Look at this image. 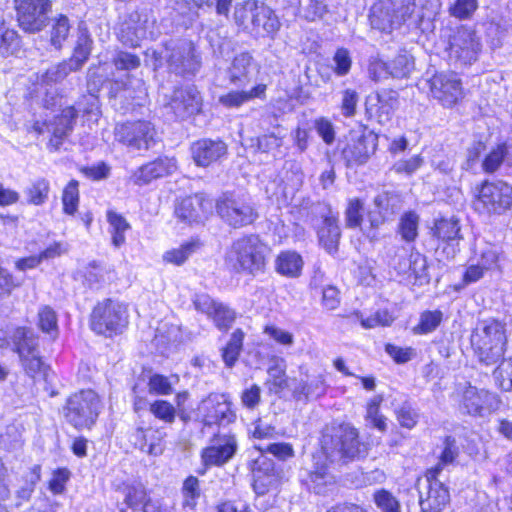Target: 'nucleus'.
Here are the masks:
<instances>
[{"label": "nucleus", "mask_w": 512, "mask_h": 512, "mask_svg": "<svg viewBox=\"0 0 512 512\" xmlns=\"http://www.w3.org/2000/svg\"><path fill=\"white\" fill-rule=\"evenodd\" d=\"M428 84L432 97L445 107H452L463 98L462 83L456 73H436Z\"/></svg>", "instance_id": "f3484780"}, {"label": "nucleus", "mask_w": 512, "mask_h": 512, "mask_svg": "<svg viewBox=\"0 0 512 512\" xmlns=\"http://www.w3.org/2000/svg\"><path fill=\"white\" fill-rule=\"evenodd\" d=\"M202 98L193 85L174 90L170 101L165 105L168 113L176 119L185 120L201 111Z\"/></svg>", "instance_id": "6ab92c4d"}, {"label": "nucleus", "mask_w": 512, "mask_h": 512, "mask_svg": "<svg viewBox=\"0 0 512 512\" xmlns=\"http://www.w3.org/2000/svg\"><path fill=\"white\" fill-rule=\"evenodd\" d=\"M268 252V246L257 235H246L233 242L226 263L236 272L254 275L265 268Z\"/></svg>", "instance_id": "7ed1b4c3"}, {"label": "nucleus", "mask_w": 512, "mask_h": 512, "mask_svg": "<svg viewBox=\"0 0 512 512\" xmlns=\"http://www.w3.org/2000/svg\"><path fill=\"white\" fill-rule=\"evenodd\" d=\"M388 73L393 78H406L414 69L413 58L408 54H399L390 62H387Z\"/></svg>", "instance_id": "c03bdc74"}, {"label": "nucleus", "mask_w": 512, "mask_h": 512, "mask_svg": "<svg viewBox=\"0 0 512 512\" xmlns=\"http://www.w3.org/2000/svg\"><path fill=\"white\" fill-rule=\"evenodd\" d=\"M199 247V241H188L179 248L166 251L163 254V261L173 265H182Z\"/></svg>", "instance_id": "37998d69"}, {"label": "nucleus", "mask_w": 512, "mask_h": 512, "mask_svg": "<svg viewBox=\"0 0 512 512\" xmlns=\"http://www.w3.org/2000/svg\"><path fill=\"white\" fill-rule=\"evenodd\" d=\"M210 208V203L196 194L182 199L175 207V215L184 223H199L206 218Z\"/></svg>", "instance_id": "b1692460"}, {"label": "nucleus", "mask_w": 512, "mask_h": 512, "mask_svg": "<svg viewBox=\"0 0 512 512\" xmlns=\"http://www.w3.org/2000/svg\"><path fill=\"white\" fill-rule=\"evenodd\" d=\"M244 336L245 334L240 328L236 329L222 349V358L227 367H233L237 362L242 351Z\"/></svg>", "instance_id": "58836bf2"}, {"label": "nucleus", "mask_w": 512, "mask_h": 512, "mask_svg": "<svg viewBox=\"0 0 512 512\" xmlns=\"http://www.w3.org/2000/svg\"><path fill=\"white\" fill-rule=\"evenodd\" d=\"M419 217L414 212L405 213L399 223V233L406 242L414 241L417 237Z\"/></svg>", "instance_id": "5fc2aeb1"}, {"label": "nucleus", "mask_w": 512, "mask_h": 512, "mask_svg": "<svg viewBox=\"0 0 512 512\" xmlns=\"http://www.w3.org/2000/svg\"><path fill=\"white\" fill-rule=\"evenodd\" d=\"M309 214L313 219H321V224L317 228L320 244L329 254L336 253L341 237L338 213L334 212L328 203L316 202L311 205Z\"/></svg>", "instance_id": "f8f14e48"}, {"label": "nucleus", "mask_w": 512, "mask_h": 512, "mask_svg": "<svg viewBox=\"0 0 512 512\" xmlns=\"http://www.w3.org/2000/svg\"><path fill=\"white\" fill-rule=\"evenodd\" d=\"M427 269V259L420 253L412 254L409 261L404 260V262L400 263L399 266L400 273H405L407 270H411L417 279L428 278Z\"/></svg>", "instance_id": "09e8293b"}, {"label": "nucleus", "mask_w": 512, "mask_h": 512, "mask_svg": "<svg viewBox=\"0 0 512 512\" xmlns=\"http://www.w3.org/2000/svg\"><path fill=\"white\" fill-rule=\"evenodd\" d=\"M191 157L199 167H208L227 155L228 147L220 139L202 138L191 144Z\"/></svg>", "instance_id": "412c9836"}, {"label": "nucleus", "mask_w": 512, "mask_h": 512, "mask_svg": "<svg viewBox=\"0 0 512 512\" xmlns=\"http://www.w3.org/2000/svg\"><path fill=\"white\" fill-rule=\"evenodd\" d=\"M93 40L87 30H80L73 55L67 61L76 70H80L88 60L92 50Z\"/></svg>", "instance_id": "e433bc0d"}, {"label": "nucleus", "mask_w": 512, "mask_h": 512, "mask_svg": "<svg viewBox=\"0 0 512 512\" xmlns=\"http://www.w3.org/2000/svg\"><path fill=\"white\" fill-rule=\"evenodd\" d=\"M236 448L235 441L228 439L223 444L205 448L202 452V460L206 466H221L232 458Z\"/></svg>", "instance_id": "c85d7f7f"}, {"label": "nucleus", "mask_w": 512, "mask_h": 512, "mask_svg": "<svg viewBox=\"0 0 512 512\" xmlns=\"http://www.w3.org/2000/svg\"><path fill=\"white\" fill-rule=\"evenodd\" d=\"M303 264L304 262L300 254L288 250L281 252L277 256L275 269L283 276L295 278L300 276Z\"/></svg>", "instance_id": "7c9ffc66"}, {"label": "nucleus", "mask_w": 512, "mask_h": 512, "mask_svg": "<svg viewBox=\"0 0 512 512\" xmlns=\"http://www.w3.org/2000/svg\"><path fill=\"white\" fill-rule=\"evenodd\" d=\"M374 501L382 512H401L399 501L387 490L375 492Z\"/></svg>", "instance_id": "e2e57ef3"}, {"label": "nucleus", "mask_w": 512, "mask_h": 512, "mask_svg": "<svg viewBox=\"0 0 512 512\" xmlns=\"http://www.w3.org/2000/svg\"><path fill=\"white\" fill-rule=\"evenodd\" d=\"M128 325V311L125 305L112 299L97 303L90 316L91 329L106 337L121 334Z\"/></svg>", "instance_id": "423d86ee"}, {"label": "nucleus", "mask_w": 512, "mask_h": 512, "mask_svg": "<svg viewBox=\"0 0 512 512\" xmlns=\"http://www.w3.org/2000/svg\"><path fill=\"white\" fill-rule=\"evenodd\" d=\"M320 443L321 456L339 468L364 459L369 450L368 445L361 441L358 429L345 422L326 426Z\"/></svg>", "instance_id": "f257e3e1"}, {"label": "nucleus", "mask_w": 512, "mask_h": 512, "mask_svg": "<svg viewBox=\"0 0 512 512\" xmlns=\"http://www.w3.org/2000/svg\"><path fill=\"white\" fill-rule=\"evenodd\" d=\"M363 203L360 199H352L349 201L345 211L346 226L349 228L360 227L363 221Z\"/></svg>", "instance_id": "69168bd1"}, {"label": "nucleus", "mask_w": 512, "mask_h": 512, "mask_svg": "<svg viewBox=\"0 0 512 512\" xmlns=\"http://www.w3.org/2000/svg\"><path fill=\"white\" fill-rule=\"evenodd\" d=\"M219 330H228L236 319V313L227 305L219 302L210 317Z\"/></svg>", "instance_id": "4d7b16f0"}, {"label": "nucleus", "mask_w": 512, "mask_h": 512, "mask_svg": "<svg viewBox=\"0 0 512 512\" xmlns=\"http://www.w3.org/2000/svg\"><path fill=\"white\" fill-rule=\"evenodd\" d=\"M183 506L195 507L196 500L200 496L199 480L194 476H189L183 483Z\"/></svg>", "instance_id": "0e129e2a"}, {"label": "nucleus", "mask_w": 512, "mask_h": 512, "mask_svg": "<svg viewBox=\"0 0 512 512\" xmlns=\"http://www.w3.org/2000/svg\"><path fill=\"white\" fill-rule=\"evenodd\" d=\"M506 343V325L496 319L479 321L471 334L474 354L480 363L487 366L503 358Z\"/></svg>", "instance_id": "f03ea898"}, {"label": "nucleus", "mask_w": 512, "mask_h": 512, "mask_svg": "<svg viewBox=\"0 0 512 512\" xmlns=\"http://www.w3.org/2000/svg\"><path fill=\"white\" fill-rule=\"evenodd\" d=\"M378 117L380 121L388 120L398 106V95L395 91L384 90L377 94Z\"/></svg>", "instance_id": "de8ad7c7"}, {"label": "nucleus", "mask_w": 512, "mask_h": 512, "mask_svg": "<svg viewBox=\"0 0 512 512\" xmlns=\"http://www.w3.org/2000/svg\"><path fill=\"white\" fill-rule=\"evenodd\" d=\"M333 71L337 76H345L350 72L352 59L346 48H338L333 56Z\"/></svg>", "instance_id": "338daca9"}, {"label": "nucleus", "mask_w": 512, "mask_h": 512, "mask_svg": "<svg viewBox=\"0 0 512 512\" xmlns=\"http://www.w3.org/2000/svg\"><path fill=\"white\" fill-rule=\"evenodd\" d=\"M20 361L25 373L31 377L36 378L37 375H45L46 366L39 356V352L33 353L26 357H20Z\"/></svg>", "instance_id": "680f3d73"}, {"label": "nucleus", "mask_w": 512, "mask_h": 512, "mask_svg": "<svg viewBox=\"0 0 512 512\" xmlns=\"http://www.w3.org/2000/svg\"><path fill=\"white\" fill-rule=\"evenodd\" d=\"M329 462L321 455L313 456V465L301 477L302 484L317 495L326 496L336 488V477L328 470Z\"/></svg>", "instance_id": "a211bd4d"}, {"label": "nucleus", "mask_w": 512, "mask_h": 512, "mask_svg": "<svg viewBox=\"0 0 512 512\" xmlns=\"http://www.w3.org/2000/svg\"><path fill=\"white\" fill-rule=\"evenodd\" d=\"M199 410L206 425H226L235 421L236 414L226 394L211 393L201 401Z\"/></svg>", "instance_id": "aec40b11"}, {"label": "nucleus", "mask_w": 512, "mask_h": 512, "mask_svg": "<svg viewBox=\"0 0 512 512\" xmlns=\"http://www.w3.org/2000/svg\"><path fill=\"white\" fill-rule=\"evenodd\" d=\"M75 110L76 116L81 112L84 116H88L90 119L94 118V120H97L100 114L98 97L91 93L83 95L77 102V107H75Z\"/></svg>", "instance_id": "13d9d810"}, {"label": "nucleus", "mask_w": 512, "mask_h": 512, "mask_svg": "<svg viewBox=\"0 0 512 512\" xmlns=\"http://www.w3.org/2000/svg\"><path fill=\"white\" fill-rule=\"evenodd\" d=\"M125 503L133 510L143 509V512H151L154 506L146 501V493L142 488L128 487L125 494Z\"/></svg>", "instance_id": "603ef678"}, {"label": "nucleus", "mask_w": 512, "mask_h": 512, "mask_svg": "<svg viewBox=\"0 0 512 512\" xmlns=\"http://www.w3.org/2000/svg\"><path fill=\"white\" fill-rule=\"evenodd\" d=\"M101 402L93 390H81L72 394L63 407L66 421L76 429L91 428L98 418Z\"/></svg>", "instance_id": "39448f33"}, {"label": "nucleus", "mask_w": 512, "mask_h": 512, "mask_svg": "<svg viewBox=\"0 0 512 512\" xmlns=\"http://www.w3.org/2000/svg\"><path fill=\"white\" fill-rule=\"evenodd\" d=\"M507 153V148L504 144L498 145L496 149L492 150L484 159L482 167L485 172L493 173L502 164Z\"/></svg>", "instance_id": "774afa93"}, {"label": "nucleus", "mask_w": 512, "mask_h": 512, "mask_svg": "<svg viewBox=\"0 0 512 512\" xmlns=\"http://www.w3.org/2000/svg\"><path fill=\"white\" fill-rule=\"evenodd\" d=\"M23 193L28 204L42 206L49 198L50 183L44 177L35 178L25 187Z\"/></svg>", "instance_id": "473e14b6"}, {"label": "nucleus", "mask_w": 512, "mask_h": 512, "mask_svg": "<svg viewBox=\"0 0 512 512\" xmlns=\"http://www.w3.org/2000/svg\"><path fill=\"white\" fill-rule=\"evenodd\" d=\"M415 10V0H379L371 7L370 23L373 28L390 32L399 27Z\"/></svg>", "instance_id": "6e6552de"}, {"label": "nucleus", "mask_w": 512, "mask_h": 512, "mask_svg": "<svg viewBox=\"0 0 512 512\" xmlns=\"http://www.w3.org/2000/svg\"><path fill=\"white\" fill-rule=\"evenodd\" d=\"M253 57L248 52L236 55L229 67L230 82L235 86H245L251 81L250 73Z\"/></svg>", "instance_id": "cd10ccee"}, {"label": "nucleus", "mask_w": 512, "mask_h": 512, "mask_svg": "<svg viewBox=\"0 0 512 512\" xmlns=\"http://www.w3.org/2000/svg\"><path fill=\"white\" fill-rule=\"evenodd\" d=\"M156 61L164 58L170 71L178 75H194L201 66L195 46L188 39H171L164 44L161 52L153 51Z\"/></svg>", "instance_id": "20e7f679"}, {"label": "nucleus", "mask_w": 512, "mask_h": 512, "mask_svg": "<svg viewBox=\"0 0 512 512\" xmlns=\"http://www.w3.org/2000/svg\"><path fill=\"white\" fill-rule=\"evenodd\" d=\"M259 2L257 0H246L235 8L234 19L239 26L248 28V24L253 25L254 15L256 14Z\"/></svg>", "instance_id": "3c124183"}, {"label": "nucleus", "mask_w": 512, "mask_h": 512, "mask_svg": "<svg viewBox=\"0 0 512 512\" xmlns=\"http://www.w3.org/2000/svg\"><path fill=\"white\" fill-rule=\"evenodd\" d=\"M176 169L177 165L174 158L159 157L135 170L130 177V181L138 186L146 185L154 179L172 174Z\"/></svg>", "instance_id": "5701e85b"}, {"label": "nucleus", "mask_w": 512, "mask_h": 512, "mask_svg": "<svg viewBox=\"0 0 512 512\" xmlns=\"http://www.w3.org/2000/svg\"><path fill=\"white\" fill-rule=\"evenodd\" d=\"M280 27L281 22L276 13L264 3L259 2L252 29L257 33L262 30L264 35L274 38Z\"/></svg>", "instance_id": "bb28decb"}, {"label": "nucleus", "mask_w": 512, "mask_h": 512, "mask_svg": "<svg viewBox=\"0 0 512 512\" xmlns=\"http://www.w3.org/2000/svg\"><path fill=\"white\" fill-rule=\"evenodd\" d=\"M493 376L501 390L506 392L512 391V357L503 360L494 370Z\"/></svg>", "instance_id": "864d4df0"}, {"label": "nucleus", "mask_w": 512, "mask_h": 512, "mask_svg": "<svg viewBox=\"0 0 512 512\" xmlns=\"http://www.w3.org/2000/svg\"><path fill=\"white\" fill-rule=\"evenodd\" d=\"M293 383L292 391L294 397L300 399L304 396L306 399L317 398L326 391L325 379L321 373H305L300 380L291 379Z\"/></svg>", "instance_id": "a878e982"}, {"label": "nucleus", "mask_w": 512, "mask_h": 512, "mask_svg": "<svg viewBox=\"0 0 512 512\" xmlns=\"http://www.w3.org/2000/svg\"><path fill=\"white\" fill-rule=\"evenodd\" d=\"M253 479L254 491L259 495L265 494L276 483L273 462L267 459L257 461L253 469Z\"/></svg>", "instance_id": "c756f323"}, {"label": "nucleus", "mask_w": 512, "mask_h": 512, "mask_svg": "<svg viewBox=\"0 0 512 512\" xmlns=\"http://www.w3.org/2000/svg\"><path fill=\"white\" fill-rule=\"evenodd\" d=\"M15 351L20 357L38 352V336L30 328L19 327L14 333Z\"/></svg>", "instance_id": "72a5a7b5"}, {"label": "nucleus", "mask_w": 512, "mask_h": 512, "mask_svg": "<svg viewBox=\"0 0 512 512\" xmlns=\"http://www.w3.org/2000/svg\"><path fill=\"white\" fill-rule=\"evenodd\" d=\"M115 138L129 149L149 150L157 142V131L150 121H127L116 125Z\"/></svg>", "instance_id": "9b49d317"}, {"label": "nucleus", "mask_w": 512, "mask_h": 512, "mask_svg": "<svg viewBox=\"0 0 512 512\" xmlns=\"http://www.w3.org/2000/svg\"><path fill=\"white\" fill-rule=\"evenodd\" d=\"M500 404L496 393L467 384L460 394L459 410L471 416L484 417L496 411Z\"/></svg>", "instance_id": "ddd939ff"}, {"label": "nucleus", "mask_w": 512, "mask_h": 512, "mask_svg": "<svg viewBox=\"0 0 512 512\" xmlns=\"http://www.w3.org/2000/svg\"><path fill=\"white\" fill-rule=\"evenodd\" d=\"M474 205L479 212L501 215L512 207V186L503 181L484 182Z\"/></svg>", "instance_id": "9d476101"}, {"label": "nucleus", "mask_w": 512, "mask_h": 512, "mask_svg": "<svg viewBox=\"0 0 512 512\" xmlns=\"http://www.w3.org/2000/svg\"><path fill=\"white\" fill-rule=\"evenodd\" d=\"M79 203L78 182L71 180L63 190L62 204L63 211L68 215H74Z\"/></svg>", "instance_id": "6e6d98bb"}, {"label": "nucleus", "mask_w": 512, "mask_h": 512, "mask_svg": "<svg viewBox=\"0 0 512 512\" xmlns=\"http://www.w3.org/2000/svg\"><path fill=\"white\" fill-rule=\"evenodd\" d=\"M58 319L55 310L48 306H41L38 310V327L55 338L58 335Z\"/></svg>", "instance_id": "a18cd8bd"}, {"label": "nucleus", "mask_w": 512, "mask_h": 512, "mask_svg": "<svg viewBox=\"0 0 512 512\" xmlns=\"http://www.w3.org/2000/svg\"><path fill=\"white\" fill-rule=\"evenodd\" d=\"M403 201L399 193L395 191H383L373 200V208L367 213L369 226L363 228V232L372 241L378 239L377 231L387 222L394 221L400 213Z\"/></svg>", "instance_id": "1a4fd4ad"}, {"label": "nucleus", "mask_w": 512, "mask_h": 512, "mask_svg": "<svg viewBox=\"0 0 512 512\" xmlns=\"http://www.w3.org/2000/svg\"><path fill=\"white\" fill-rule=\"evenodd\" d=\"M459 453L460 450L456 439L452 436H446L442 443V451L439 455L438 463L428 469L430 477H432L433 474H441L446 466L454 464Z\"/></svg>", "instance_id": "c9c22d12"}, {"label": "nucleus", "mask_w": 512, "mask_h": 512, "mask_svg": "<svg viewBox=\"0 0 512 512\" xmlns=\"http://www.w3.org/2000/svg\"><path fill=\"white\" fill-rule=\"evenodd\" d=\"M17 21L25 32L37 33L48 25L51 0H14Z\"/></svg>", "instance_id": "4468645a"}, {"label": "nucleus", "mask_w": 512, "mask_h": 512, "mask_svg": "<svg viewBox=\"0 0 512 512\" xmlns=\"http://www.w3.org/2000/svg\"><path fill=\"white\" fill-rule=\"evenodd\" d=\"M75 120L76 110L74 106L64 108L61 114L55 117L50 130L53 137L58 140L56 145H59L61 140L71 133Z\"/></svg>", "instance_id": "f704fd0d"}, {"label": "nucleus", "mask_w": 512, "mask_h": 512, "mask_svg": "<svg viewBox=\"0 0 512 512\" xmlns=\"http://www.w3.org/2000/svg\"><path fill=\"white\" fill-rule=\"evenodd\" d=\"M285 361L283 359L276 360L275 364L268 368L270 391L276 394L286 388L293 387L291 379L289 380L285 374Z\"/></svg>", "instance_id": "4c0bfd02"}, {"label": "nucleus", "mask_w": 512, "mask_h": 512, "mask_svg": "<svg viewBox=\"0 0 512 512\" xmlns=\"http://www.w3.org/2000/svg\"><path fill=\"white\" fill-rule=\"evenodd\" d=\"M71 25L67 16L60 14L53 19L50 29V43L55 49H60L67 40Z\"/></svg>", "instance_id": "a19ab883"}, {"label": "nucleus", "mask_w": 512, "mask_h": 512, "mask_svg": "<svg viewBox=\"0 0 512 512\" xmlns=\"http://www.w3.org/2000/svg\"><path fill=\"white\" fill-rule=\"evenodd\" d=\"M150 413L158 420L165 424H173L176 419V412L174 405L166 400H155L149 405Z\"/></svg>", "instance_id": "8fccbe9b"}, {"label": "nucleus", "mask_w": 512, "mask_h": 512, "mask_svg": "<svg viewBox=\"0 0 512 512\" xmlns=\"http://www.w3.org/2000/svg\"><path fill=\"white\" fill-rule=\"evenodd\" d=\"M435 235L443 242H456L462 238L459 221L455 218L440 219L435 224Z\"/></svg>", "instance_id": "79ce46f5"}, {"label": "nucleus", "mask_w": 512, "mask_h": 512, "mask_svg": "<svg viewBox=\"0 0 512 512\" xmlns=\"http://www.w3.org/2000/svg\"><path fill=\"white\" fill-rule=\"evenodd\" d=\"M166 432L163 428L137 427L130 435V443L141 452L159 456L164 452Z\"/></svg>", "instance_id": "4be33fe9"}, {"label": "nucleus", "mask_w": 512, "mask_h": 512, "mask_svg": "<svg viewBox=\"0 0 512 512\" xmlns=\"http://www.w3.org/2000/svg\"><path fill=\"white\" fill-rule=\"evenodd\" d=\"M374 148V138L361 134L351 137L342 154L348 166L361 165L367 162Z\"/></svg>", "instance_id": "393cba45"}, {"label": "nucleus", "mask_w": 512, "mask_h": 512, "mask_svg": "<svg viewBox=\"0 0 512 512\" xmlns=\"http://www.w3.org/2000/svg\"><path fill=\"white\" fill-rule=\"evenodd\" d=\"M107 221L110 225L112 244L119 248L125 243V232L130 229V225L121 214L112 210L107 211Z\"/></svg>", "instance_id": "ea45409f"}, {"label": "nucleus", "mask_w": 512, "mask_h": 512, "mask_svg": "<svg viewBox=\"0 0 512 512\" xmlns=\"http://www.w3.org/2000/svg\"><path fill=\"white\" fill-rule=\"evenodd\" d=\"M219 217L230 227L239 229L253 224L259 217L252 200L244 195L224 193L216 202Z\"/></svg>", "instance_id": "0eeeda50"}, {"label": "nucleus", "mask_w": 512, "mask_h": 512, "mask_svg": "<svg viewBox=\"0 0 512 512\" xmlns=\"http://www.w3.org/2000/svg\"><path fill=\"white\" fill-rule=\"evenodd\" d=\"M443 320V313L440 310L424 311L420 315L419 323L414 327L416 334H428L436 330Z\"/></svg>", "instance_id": "49530a36"}, {"label": "nucleus", "mask_w": 512, "mask_h": 512, "mask_svg": "<svg viewBox=\"0 0 512 512\" xmlns=\"http://www.w3.org/2000/svg\"><path fill=\"white\" fill-rule=\"evenodd\" d=\"M441 474L429 475L426 471L425 479L419 483V503L421 512H442L450 502V493L444 482L440 480Z\"/></svg>", "instance_id": "dca6fc26"}, {"label": "nucleus", "mask_w": 512, "mask_h": 512, "mask_svg": "<svg viewBox=\"0 0 512 512\" xmlns=\"http://www.w3.org/2000/svg\"><path fill=\"white\" fill-rule=\"evenodd\" d=\"M17 45V33L6 26L5 21L0 17V55L7 56Z\"/></svg>", "instance_id": "bf43d9fd"}, {"label": "nucleus", "mask_w": 512, "mask_h": 512, "mask_svg": "<svg viewBox=\"0 0 512 512\" xmlns=\"http://www.w3.org/2000/svg\"><path fill=\"white\" fill-rule=\"evenodd\" d=\"M76 71L69 62L63 61L57 65H53L42 75V81L46 84L57 83L62 81L69 73Z\"/></svg>", "instance_id": "052dcab7"}, {"label": "nucleus", "mask_w": 512, "mask_h": 512, "mask_svg": "<svg viewBox=\"0 0 512 512\" xmlns=\"http://www.w3.org/2000/svg\"><path fill=\"white\" fill-rule=\"evenodd\" d=\"M480 50V42L475 32L468 27H459L450 37L448 54L455 64H472L477 60Z\"/></svg>", "instance_id": "2eb2a0df"}, {"label": "nucleus", "mask_w": 512, "mask_h": 512, "mask_svg": "<svg viewBox=\"0 0 512 512\" xmlns=\"http://www.w3.org/2000/svg\"><path fill=\"white\" fill-rule=\"evenodd\" d=\"M266 85L258 84L247 91H231L219 98V102L227 108H238L244 103L265 97Z\"/></svg>", "instance_id": "2f4dec72"}]
</instances>
